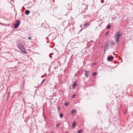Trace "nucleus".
Wrapping results in <instances>:
<instances>
[{"label":"nucleus","instance_id":"nucleus-26","mask_svg":"<svg viewBox=\"0 0 133 133\" xmlns=\"http://www.w3.org/2000/svg\"><path fill=\"white\" fill-rule=\"evenodd\" d=\"M68 133V131H66L64 133Z\"/></svg>","mask_w":133,"mask_h":133},{"label":"nucleus","instance_id":"nucleus-9","mask_svg":"<svg viewBox=\"0 0 133 133\" xmlns=\"http://www.w3.org/2000/svg\"><path fill=\"white\" fill-rule=\"evenodd\" d=\"M30 12V11L28 10H27L25 11V13L26 15L29 14Z\"/></svg>","mask_w":133,"mask_h":133},{"label":"nucleus","instance_id":"nucleus-11","mask_svg":"<svg viewBox=\"0 0 133 133\" xmlns=\"http://www.w3.org/2000/svg\"><path fill=\"white\" fill-rule=\"evenodd\" d=\"M111 27V26L110 25H108L107 26V28L108 29H109Z\"/></svg>","mask_w":133,"mask_h":133},{"label":"nucleus","instance_id":"nucleus-13","mask_svg":"<svg viewBox=\"0 0 133 133\" xmlns=\"http://www.w3.org/2000/svg\"><path fill=\"white\" fill-rule=\"evenodd\" d=\"M69 103L68 102H66L65 103L64 105L65 106H67L68 105Z\"/></svg>","mask_w":133,"mask_h":133},{"label":"nucleus","instance_id":"nucleus-21","mask_svg":"<svg viewBox=\"0 0 133 133\" xmlns=\"http://www.w3.org/2000/svg\"><path fill=\"white\" fill-rule=\"evenodd\" d=\"M53 54V53H51L49 55V57L51 58H52V57H51V55H52V54Z\"/></svg>","mask_w":133,"mask_h":133},{"label":"nucleus","instance_id":"nucleus-30","mask_svg":"<svg viewBox=\"0 0 133 133\" xmlns=\"http://www.w3.org/2000/svg\"><path fill=\"white\" fill-rule=\"evenodd\" d=\"M46 75V74H45V75Z\"/></svg>","mask_w":133,"mask_h":133},{"label":"nucleus","instance_id":"nucleus-23","mask_svg":"<svg viewBox=\"0 0 133 133\" xmlns=\"http://www.w3.org/2000/svg\"><path fill=\"white\" fill-rule=\"evenodd\" d=\"M31 37H29L28 38V39H31Z\"/></svg>","mask_w":133,"mask_h":133},{"label":"nucleus","instance_id":"nucleus-20","mask_svg":"<svg viewBox=\"0 0 133 133\" xmlns=\"http://www.w3.org/2000/svg\"><path fill=\"white\" fill-rule=\"evenodd\" d=\"M76 95V94H74L72 96V98H73Z\"/></svg>","mask_w":133,"mask_h":133},{"label":"nucleus","instance_id":"nucleus-6","mask_svg":"<svg viewBox=\"0 0 133 133\" xmlns=\"http://www.w3.org/2000/svg\"><path fill=\"white\" fill-rule=\"evenodd\" d=\"M84 74L85 75V76L87 77H88L89 75V73L86 70H85L84 71Z\"/></svg>","mask_w":133,"mask_h":133},{"label":"nucleus","instance_id":"nucleus-14","mask_svg":"<svg viewBox=\"0 0 133 133\" xmlns=\"http://www.w3.org/2000/svg\"><path fill=\"white\" fill-rule=\"evenodd\" d=\"M97 74V73H96V72H94V73H92V76H94L95 75H96Z\"/></svg>","mask_w":133,"mask_h":133},{"label":"nucleus","instance_id":"nucleus-19","mask_svg":"<svg viewBox=\"0 0 133 133\" xmlns=\"http://www.w3.org/2000/svg\"><path fill=\"white\" fill-rule=\"evenodd\" d=\"M60 117L61 118H62L63 117V114L62 113L60 114Z\"/></svg>","mask_w":133,"mask_h":133},{"label":"nucleus","instance_id":"nucleus-3","mask_svg":"<svg viewBox=\"0 0 133 133\" xmlns=\"http://www.w3.org/2000/svg\"><path fill=\"white\" fill-rule=\"evenodd\" d=\"M90 22H87L85 23L83 26L85 27V28H86L87 27H89L90 25Z\"/></svg>","mask_w":133,"mask_h":133},{"label":"nucleus","instance_id":"nucleus-1","mask_svg":"<svg viewBox=\"0 0 133 133\" xmlns=\"http://www.w3.org/2000/svg\"><path fill=\"white\" fill-rule=\"evenodd\" d=\"M122 35L119 32H117L116 33L114 37L115 42L116 43H117L119 42V38Z\"/></svg>","mask_w":133,"mask_h":133},{"label":"nucleus","instance_id":"nucleus-18","mask_svg":"<svg viewBox=\"0 0 133 133\" xmlns=\"http://www.w3.org/2000/svg\"><path fill=\"white\" fill-rule=\"evenodd\" d=\"M45 79H44L42 81V82L41 83V85L45 81Z\"/></svg>","mask_w":133,"mask_h":133},{"label":"nucleus","instance_id":"nucleus-7","mask_svg":"<svg viewBox=\"0 0 133 133\" xmlns=\"http://www.w3.org/2000/svg\"><path fill=\"white\" fill-rule=\"evenodd\" d=\"M113 57L112 56L111 57H108V59L109 61H111L112 60V59H113Z\"/></svg>","mask_w":133,"mask_h":133},{"label":"nucleus","instance_id":"nucleus-15","mask_svg":"<svg viewBox=\"0 0 133 133\" xmlns=\"http://www.w3.org/2000/svg\"><path fill=\"white\" fill-rule=\"evenodd\" d=\"M60 125V123H58L56 125V127L57 128H59V126Z\"/></svg>","mask_w":133,"mask_h":133},{"label":"nucleus","instance_id":"nucleus-17","mask_svg":"<svg viewBox=\"0 0 133 133\" xmlns=\"http://www.w3.org/2000/svg\"><path fill=\"white\" fill-rule=\"evenodd\" d=\"M82 132V130H80L78 131V133H81Z\"/></svg>","mask_w":133,"mask_h":133},{"label":"nucleus","instance_id":"nucleus-4","mask_svg":"<svg viewBox=\"0 0 133 133\" xmlns=\"http://www.w3.org/2000/svg\"><path fill=\"white\" fill-rule=\"evenodd\" d=\"M16 24L14 25L15 28H16L18 27L19 24V21L18 20H17L16 21Z\"/></svg>","mask_w":133,"mask_h":133},{"label":"nucleus","instance_id":"nucleus-12","mask_svg":"<svg viewBox=\"0 0 133 133\" xmlns=\"http://www.w3.org/2000/svg\"><path fill=\"white\" fill-rule=\"evenodd\" d=\"M75 112H76V111L75 110L72 109L71 112V113L72 114H74L75 113Z\"/></svg>","mask_w":133,"mask_h":133},{"label":"nucleus","instance_id":"nucleus-22","mask_svg":"<svg viewBox=\"0 0 133 133\" xmlns=\"http://www.w3.org/2000/svg\"><path fill=\"white\" fill-rule=\"evenodd\" d=\"M101 3H103L104 2V0H101Z\"/></svg>","mask_w":133,"mask_h":133},{"label":"nucleus","instance_id":"nucleus-29","mask_svg":"<svg viewBox=\"0 0 133 133\" xmlns=\"http://www.w3.org/2000/svg\"><path fill=\"white\" fill-rule=\"evenodd\" d=\"M80 27H82V26H81V25H80Z\"/></svg>","mask_w":133,"mask_h":133},{"label":"nucleus","instance_id":"nucleus-2","mask_svg":"<svg viewBox=\"0 0 133 133\" xmlns=\"http://www.w3.org/2000/svg\"><path fill=\"white\" fill-rule=\"evenodd\" d=\"M18 48L20 49L21 52L23 53L27 54V52H26L24 46L21 44H19L18 46Z\"/></svg>","mask_w":133,"mask_h":133},{"label":"nucleus","instance_id":"nucleus-25","mask_svg":"<svg viewBox=\"0 0 133 133\" xmlns=\"http://www.w3.org/2000/svg\"><path fill=\"white\" fill-rule=\"evenodd\" d=\"M10 95V92H8V96L9 95V96Z\"/></svg>","mask_w":133,"mask_h":133},{"label":"nucleus","instance_id":"nucleus-10","mask_svg":"<svg viewBox=\"0 0 133 133\" xmlns=\"http://www.w3.org/2000/svg\"><path fill=\"white\" fill-rule=\"evenodd\" d=\"M77 85V84L75 82L73 84V86H72V88H73L74 87H75Z\"/></svg>","mask_w":133,"mask_h":133},{"label":"nucleus","instance_id":"nucleus-24","mask_svg":"<svg viewBox=\"0 0 133 133\" xmlns=\"http://www.w3.org/2000/svg\"><path fill=\"white\" fill-rule=\"evenodd\" d=\"M109 32L107 31L105 35H107L108 34H109Z\"/></svg>","mask_w":133,"mask_h":133},{"label":"nucleus","instance_id":"nucleus-5","mask_svg":"<svg viewBox=\"0 0 133 133\" xmlns=\"http://www.w3.org/2000/svg\"><path fill=\"white\" fill-rule=\"evenodd\" d=\"M109 45L108 43H107L106 45H105V49H104V51H106L109 48Z\"/></svg>","mask_w":133,"mask_h":133},{"label":"nucleus","instance_id":"nucleus-28","mask_svg":"<svg viewBox=\"0 0 133 133\" xmlns=\"http://www.w3.org/2000/svg\"><path fill=\"white\" fill-rule=\"evenodd\" d=\"M51 133H54V131H52L51 132Z\"/></svg>","mask_w":133,"mask_h":133},{"label":"nucleus","instance_id":"nucleus-8","mask_svg":"<svg viewBox=\"0 0 133 133\" xmlns=\"http://www.w3.org/2000/svg\"><path fill=\"white\" fill-rule=\"evenodd\" d=\"M76 124V122L75 121H73L72 124V127L73 128H74L75 127Z\"/></svg>","mask_w":133,"mask_h":133},{"label":"nucleus","instance_id":"nucleus-27","mask_svg":"<svg viewBox=\"0 0 133 133\" xmlns=\"http://www.w3.org/2000/svg\"><path fill=\"white\" fill-rule=\"evenodd\" d=\"M43 77H44L43 76H41V77H42V78Z\"/></svg>","mask_w":133,"mask_h":133},{"label":"nucleus","instance_id":"nucleus-16","mask_svg":"<svg viewBox=\"0 0 133 133\" xmlns=\"http://www.w3.org/2000/svg\"><path fill=\"white\" fill-rule=\"evenodd\" d=\"M111 44H112L113 45H114L115 44V43L114 41H112L111 42Z\"/></svg>","mask_w":133,"mask_h":133}]
</instances>
